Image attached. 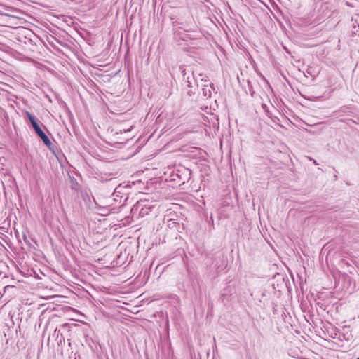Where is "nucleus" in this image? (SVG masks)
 Segmentation results:
<instances>
[{
	"instance_id": "obj_1",
	"label": "nucleus",
	"mask_w": 359,
	"mask_h": 359,
	"mask_svg": "<svg viewBox=\"0 0 359 359\" xmlns=\"http://www.w3.org/2000/svg\"><path fill=\"white\" fill-rule=\"evenodd\" d=\"M35 132L42 140L46 146H47L48 147H50L51 146L52 143L50 139L46 135V133L41 130V127L39 128H36Z\"/></svg>"
},
{
	"instance_id": "obj_2",
	"label": "nucleus",
	"mask_w": 359,
	"mask_h": 359,
	"mask_svg": "<svg viewBox=\"0 0 359 359\" xmlns=\"http://www.w3.org/2000/svg\"><path fill=\"white\" fill-rule=\"evenodd\" d=\"M27 117H28L32 127L34 128V130H36V128H39L40 126H39V123H37L35 117L29 112L27 113Z\"/></svg>"
},
{
	"instance_id": "obj_3",
	"label": "nucleus",
	"mask_w": 359,
	"mask_h": 359,
	"mask_svg": "<svg viewBox=\"0 0 359 359\" xmlns=\"http://www.w3.org/2000/svg\"><path fill=\"white\" fill-rule=\"evenodd\" d=\"M211 86H208V85H205L202 89L203 94L205 97H210L211 96Z\"/></svg>"
},
{
	"instance_id": "obj_4",
	"label": "nucleus",
	"mask_w": 359,
	"mask_h": 359,
	"mask_svg": "<svg viewBox=\"0 0 359 359\" xmlns=\"http://www.w3.org/2000/svg\"><path fill=\"white\" fill-rule=\"evenodd\" d=\"M151 210V208L149 207V208H142L140 212V214L142 215V216H144V215H147L149 213V211Z\"/></svg>"
},
{
	"instance_id": "obj_5",
	"label": "nucleus",
	"mask_w": 359,
	"mask_h": 359,
	"mask_svg": "<svg viewBox=\"0 0 359 359\" xmlns=\"http://www.w3.org/2000/svg\"><path fill=\"white\" fill-rule=\"evenodd\" d=\"M187 83H188V86L189 87H191L192 86H191V83L189 80L187 81Z\"/></svg>"
},
{
	"instance_id": "obj_6",
	"label": "nucleus",
	"mask_w": 359,
	"mask_h": 359,
	"mask_svg": "<svg viewBox=\"0 0 359 359\" xmlns=\"http://www.w3.org/2000/svg\"><path fill=\"white\" fill-rule=\"evenodd\" d=\"M199 76H201V81H203V78L202 77V76H203V75L199 74Z\"/></svg>"
},
{
	"instance_id": "obj_7",
	"label": "nucleus",
	"mask_w": 359,
	"mask_h": 359,
	"mask_svg": "<svg viewBox=\"0 0 359 359\" xmlns=\"http://www.w3.org/2000/svg\"><path fill=\"white\" fill-rule=\"evenodd\" d=\"M139 206H140V205H139V204H138V205H137L135 206V209H137V208H139Z\"/></svg>"
},
{
	"instance_id": "obj_8",
	"label": "nucleus",
	"mask_w": 359,
	"mask_h": 359,
	"mask_svg": "<svg viewBox=\"0 0 359 359\" xmlns=\"http://www.w3.org/2000/svg\"><path fill=\"white\" fill-rule=\"evenodd\" d=\"M358 359H359V358Z\"/></svg>"
}]
</instances>
